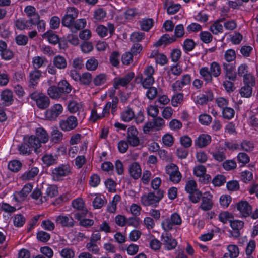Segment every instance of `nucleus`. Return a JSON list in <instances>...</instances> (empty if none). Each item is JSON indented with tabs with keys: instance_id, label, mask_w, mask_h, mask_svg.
Returning <instances> with one entry per match:
<instances>
[{
	"instance_id": "f257e3e1",
	"label": "nucleus",
	"mask_w": 258,
	"mask_h": 258,
	"mask_svg": "<svg viewBox=\"0 0 258 258\" xmlns=\"http://www.w3.org/2000/svg\"><path fill=\"white\" fill-rule=\"evenodd\" d=\"M164 191L162 190H157L150 192L148 194H144L141 197V202L144 206H152L156 207L159 202L163 198Z\"/></svg>"
},
{
	"instance_id": "f03ea898",
	"label": "nucleus",
	"mask_w": 258,
	"mask_h": 258,
	"mask_svg": "<svg viewBox=\"0 0 258 258\" xmlns=\"http://www.w3.org/2000/svg\"><path fill=\"white\" fill-rule=\"evenodd\" d=\"M71 169L68 164H61L51 171L52 179L55 181L62 180L63 178L70 174Z\"/></svg>"
},
{
	"instance_id": "7ed1b4c3",
	"label": "nucleus",
	"mask_w": 258,
	"mask_h": 258,
	"mask_svg": "<svg viewBox=\"0 0 258 258\" xmlns=\"http://www.w3.org/2000/svg\"><path fill=\"white\" fill-rule=\"evenodd\" d=\"M181 223L182 220L180 215L177 213H174L171 215L170 218L163 220L161 225L165 231H169L172 229L173 225H179Z\"/></svg>"
},
{
	"instance_id": "20e7f679",
	"label": "nucleus",
	"mask_w": 258,
	"mask_h": 258,
	"mask_svg": "<svg viewBox=\"0 0 258 258\" xmlns=\"http://www.w3.org/2000/svg\"><path fill=\"white\" fill-rule=\"evenodd\" d=\"M30 97L36 102L37 107L40 109H46L50 105L49 98L43 93L34 92L30 95Z\"/></svg>"
},
{
	"instance_id": "39448f33",
	"label": "nucleus",
	"mask_w": 258,
	"mask_h": 258,
	"mask_svg": "<svg viewBox=\"0 0 258 258\" xmlns=\"http://www.w3.org/2000/svg\"><path fill=\"white\" fill-rule=\"evenodd\" d=\"M166 173L169 175V179L174 183H178L181 178V174L178 170V167L172 164L166 167Z\"/></svg>"
},
{
	"instance_id": "423d86ee",
	"label": "nucleus",
	"mask_w": 258,
	"mask_h": 258,
	"mask_svg": "<svg viewBox=\"0 0 258 258\" xmlns=\"http://www.w3.org/2000/svg\"><path fill=\"white\" fill-rule=\"evenodd\" d=\"M222 66L226 80L235 81L237 79V75L235 67L231 64L226 62H223Z\"/></svg>"
},
{
	"instance_id": "0eeeda50",
	"label": "nucleus",
	"mask_w": 258,
	"mask_h": 258,
	"mask_svg": "<svg viewBox=\"0 0 258 258\" xmlns=\"http://www.w3.org/2000/svg\"><path fill=\"white\" fill-rule=\"evenodd\" d=\"M138 135V132L135 126H131L128 128L127 141L131 146L136 147L140 144Z\"/></svg>"
},
{
	"instance_id": "6e6552de",
	"label": "nucleus",
	"mask_w": 258,
	"mask_h": 258,
	"mask_svg": "<svg viewBox=\"0 0 258 258\" xmlns=\"http://www.w3.org/2000/svg\"><path fill=\"white\" fill-rule=\"evenodd\" d=\"M78 124L77 118L74 116L68 117L66 120H61L59 125L64 131H69L75 128Z\"/></svg>"
},
{
	"instance_id": "1a4fd4ad",
	"label": "nucleus",
	"mask_w": 258,
	"mask_h": 258,
	"mask_svg": "<svg viewBox=\"0 0 258 258\" xmlns=\"http://www.w3.org/2000/svg\"><path fill=\"white\" fill-rule=\"evenodd\" d=\"M134 77V73L132 72L128 73L121 78H115L114 79L113 87L115 89L119 88V86H126Z\"/></svg>"
},
{
	"instance_id": "9d476101",
	"label": "nucleus",
	"mask_w": 258,
	"mask_h": 258,
	"mask_svg": "<svg viewBox=\"0 0 258 258\" xmlns=\"http://www.w3.org/2000/svg\"><path fill=\"white\" fill-rule=\"evenodd\" d=\"M213 196L209 192H205L201 198L200 208L204 211L211 210L213 207Z\"/></svg>"
},
{
	"instance_id": "9b49d317",
	"label": "nucleus",
	"mask_w": 258,
	"mask_h": 258,
	"mask_svg": "<svg viewBox=\"0 0 258 258\" xmlns=\"http://www.w3.org/2000/svg\"><path fill=\"white\" fill-rule=\"evenodd\" d=\"M55 223L63 227H73L75 221L70 215H61L56 217Z\"/></svg>"
},
{
	"instance_id": "f8f14e48",
	"label": "nucleus",
	"mask_w": 258,
	"mask_h": 258,
	"mask_svg": "<svg viewBox=\"0 0 258 258\" xmlns=\"http://www.w3.org/2000/svg\"><path fill=\"white\" fill-rule=\"evenodd\" d=\"M87 212V209H83L81 212H77L74 214V217L80 221V225L84 227H90L94 224V221L93 220L82 219L86 216Z\"/></svg>"
},
{
	"instance_id": "ddd939ff",
	"label": "nucleus",
	"mask_w": 258,
	"mask_h": 258,
	"mask_svg": "<svg viewBox=\"0 0 258 258\" xmlns=\"http://www.w3.org/2000/svg\"><path fill=\"white\" fill-rule=\"evenodd\" d=\"M161 238L163 244L168 250L174 249L177 244L176 240L173 238L171 234L167 232L165 234H163Z\"/></svg>"
},
{
	"instance_id": "4468645a",
	"label": "nucleus",
	"mask_w": 258,
	"mask_h": 258,
	"mask_svg": "<svg viewBox=\"0 0 258 258\" xmlns=\"http://www.w3.org/2000/svg\"><path fill=\"white\" fill-rule=\"evenodd\" d=\"M63 108L60 104H55L46 111V116L50 120H55L62 113Z\"/></svg>"
},
{
	"instance_id": "2eb2a0df",
	"label": "nucleus",
	"mask_w": 258,
	"mask_h": 258,
	"mask_svg": "<svg viewBox=\"0 0 258 258\" xmlns=\"http://www.w3.org/2000/svg\"><path fill=\"white\" fill-rule=\"evenodd\" d=\"M237 209L240 212L242 216L246 217L251 214L252 207L248 202L242 201L237 204Z\"/></svg>"
},
{
	"instance_id": "dca6fc26",
	"label": "nucleus",
	"mask_w": 258,
	"mask_h": 258,
	"mask_svg": "<svg viewBox=\"0 0 258 258\" xmlns=\"http://www.w3.org/2000/svg\"><path fill=\"white\" fill-rule=\"evenodd\" d=\"M211 142V137L208 134H201L195 141V145L199 148H204Z\"/></svg>"
},
{
	"instance_id": "f3484780",
	"label": "nucleus",
	"mask_w": 258,
	"mask_h": 258,
	"mask_svg": "<svg viewBox=\"0 0 258 258\" xmlns=\"http://www.w3.org/2000/svg\"><path fill=\"white\" fill-rule=\"evenodd\" d=\"M129 173L134 179H138L141 177L142 170L140 165L137 162H134L129 166Z\"/></svg>"
},
{
	"instance_id": "a211bd4d",
	"label": "nucleus",
	"mask_w": 258,
	"mask_h": 258,
	"mask_svg": "<svg viewBox=\"0 0 258 258\" xmlns=\"http://www.w3.org/2000/svg\"><path fill=\"white\" fill-rule=\"evenodd\" d=\"M213 99V94L212 91L208 90L205 94L197 96V103L203 105L206 104L208 102L211 101Z\"/></svg>"
},
{
	"instance_id": "6ab92c4d",
	"label": "nucleus",
	"mask_w": 258,
	"mask_h": 258,
	"mask_svg": "<svg viewBox=\"0 0 258 258\" xmlns=\"http://www.w3.org/2000/svg\"><path fill=\"white\" fill-rule=\"evenodd\" d=\"M24 141H25L32 149L34 150L35 152H37L38 149L41 146L39 140H37L34 135H31L28 138H24Z\"/></svg>"
},
{
	"instance_id": "aec40b11",
	"label": "nucleus",
	"mask_w": 258,
	"mask_h": 258,
	"mask_svg": "<svg viewBox=\"0 0 258 258\" xmlns=\"http://www.w3.org/2000/svg\"><path fill=\"white\" fill-rule=\"evenodd\" d=\"M35 138L39 140V143H45L49 140V135L46 131L42 127L38 128L36 130Z\"/></svg>"
},
{
	"instance_id": "412c9836",
	"label": "nucleus",
	"mask_w": 258,
	"mask_h": 258,
	"mask_svg": "<svg viewBox=\"0 0 258 258\" xmlns=\"http://www.w3.org/2000/svg\"><path fill=\"white\" fill-rule=\"evenodd\" d=\"M41 76V72L38 70L34 69L29 73V87L34 88L36 86L38 81Z\"/></svg>"
},
{
	"instance_id": "4be33fe9",
	"label": "nucleus",
	"mask_w": 258,
	"mask_h": 258,
	"mask_svg": "<svg viewBox=\"0 0 258 258\" xmlns=\"http://www.w3.org/2000/svg\"><path fill=\"white\" fill-rule=\"evenodd\" d=\"M58 157L51 154H46L42 157V161L46 166H50L56 164Z\"/></svg>"
},
{
	"instance_id": "5701e85b",
	"label": "nucleus",
	"mask_w": 258,
	"mask_h": 258,
	"mask_svg": "<svg viewBox=\"0 0 258 258\" xmlns=\"http://www.w3.org/2000/svg\"><path fill=\"white\" fill-rule=\"evenodd\" d=\"M53 63L55 67L59 69H64L67 66L66 59L59 55L55 56L54 57Z\"/></svg>"
},
{
	"instance_id": "b1692460",
	"label": "nucleus",
	"mask_w": 258,
	"mask_h": 258,
	"mask_svg": "<svg viewBox=\"0 0 258 258\" xmlns=\"http://www.w3.org/2000/svg\"><path fill=\"white\" fill-rule=\"evenodd\" d=\"M228 253H225L224 257H227L229 256L230 258H236L239 254V249L238 247L236 245L231 244L227 246Z\"/></svg>"
},
{
	"instance_id": "393cba45",
	"label": "nucleus",
	"mask_w": 258,
	"mask_h": 258,
	"mask_svg": "<svg viewBox=\"0 0 258 258\" xmlns=\"http://www.w3.org/2000/svg\"><path fill=\"white\" fill-rule=\"evenodd\" d=\"M176 41V38L174 37H170L168 34L163 35L160 39L154 44L156 47H159L163 44H170Z\"/></svg>"
},
{
	"instance_id": "a878e982",
	"label": "nucleus",
	"mask_w": 258,
	"mask_h": 258,
	"mask_svg": "<svg viewBox=\"0 0 258 258\" xmlns=\"http://www.w3.org/2000/svg\"><path fill=\"white\" fill-rule=\"evenodd\" d=\"M1 99L5 102L6 105H10L12 104L13 93L9 90H5L1 93Z\"/></svg>"
},
{
	"instance_id": "bb28decb",
	"label": "nucleus",
	"mask_w": 258,
	"mask_h": 258,
	"mask_svg": "<svg viewBox=\"0 0 258 258\" xmlns=\"http://www.w3.org/2000/svg\"><path fill=\"white\" fill-rule=\"evenodd\" d=\"M59 91L61 94H68L70 93L72 90L71 85L66 81L62 80L58 84Z\"/></svg>"
},
{
	"instance_id": "cd10ccee",
	"label": "nucleus",
	"mask_w": 258,
	"mask_h": 258,
	"mask_svg": "<svg viewBox=\"0 0 258 258\" xmlns=\"http://www.w3.org/2000/svg\"><path fill=\"white\" fill-rule=\"evenodd\" d=\"M43 38H47L49 43L55 44L57 43L59 40L58 36L55 34L53 31L48 30L42 35Z\"/></svg>"
},
{
	"instance_id": "c85d7f7f",
	"label": "nucleus",
	"mask_w": 258,
	"mask_h": 258,
	"mask_svg": "<svg viewBox=\"0 0 258 258\" xmlns=\"http://www.w3.org/2000/svg\"><path fill=\"white\" fill-rule=\"evenodd\" d=\"M59 90L58 86H51L47 90V94L49 97L52 99H58L61 96V94Z\"/></svg>"
},
{
	"instance_id": "c756f323",
	"label": "nucleus",
	"mask_w": 258,
	"mask_h": 258,
	"mask_svg": "<svg viewBox=\"0 0 258 258\" xmlns=\"http://www.w3.org/2000/svg\"><path fill=\"white\" fill-rule=\"evenodd\" d=\"M224 18L217 20L211 26L210 31L214 34H218L219 33L223 32V25L220 23L224 22Z\"/></svg>"
},
{
	"instance_id": "7c9ffc66",
	"label": "nucleus",
	"mask_w": 258,
	"mask_h": 258,
	"mask_svg": "<svg viewBox=\"0 0 258 258\" xmlns=\"http://www.w3.org/2000/svg\"><path fill=\"white\" fill-rule=\"evenodd\" d=\"M199 73L202 78L207 83L212 81V75L208 68L203 67L201 68Z\"/></svg>"
},
{
	"instance_id": "2f4dec72",
	"label": "nucleus",
	"mask_w": 258,
	"mask_h": 258,
	"mask_svg": "<svg viewBox=\"0 0 258 258\" xmlns=\"http://www.w3.org/2000/svg\"><path fill=\"white\" fill-rule=\"evenodd\" d=\"M48 62L47 59L44 57L35 56L33 58L32 64L34 69L38 70V69L42 67L43 64H46Z\"/></svg>"
},
{
	"instance_id": "473e14b6",
	"label": "nucleus",
	"mask_w": 258,
	"mask_h": 258,
	"mask_svg": "<svg viewBox=\"0 0 258 258\" xmlns=\"http://www.w3.org/2000/svg\"><path fill=\"white\" fill-rule=\"evenodd\" d=\"M63 139V134L57 128H54L51 133V140L54 143L60 142Z\"/></svg>"
},
{
	"instance_id": "72a5a7b5",
	"label": "nucleus",
	"mask_w": 258,
	"mask_h": 258,
	"mask_svg": "<svg viewBox=\"0 0 258 258\" xmlns=\"http://www.w3.org/2000/svg\"><path fill=\"white\" fill-rule=\"evenodd\" d=\"M140 25L142 30L148 31L152 27L153 20L152 19H143L140 21Z\"/></svg>"
},
{
	"instance_id": "f704fd0d",
	"label": "nucleus",
	"mask_w": 258,
	"mask_h": 258,
	"mask_svg": "<svg viewBox=\"0 0 258 258\" xmlns=\"http://www.w3.org/2000/svg\"><path fill=\"white\" fill-rule=\"evenodd\" d=\"M134 112L132 109L130 108L126 109L121 114V119L125 122L130 121L134 117Z\"/></svg>"
},
{
	"instance_id": "c9c22d12",
	"label": "nucleus",
	"mask_w": 258,
	"mask_h": 258,
	"mask_svg": "<svg viewBox=\"0 0 258 258\" xmlns=\"http://www.w3.org/2000/svg\"><path fill=\"white\" fill-rule=\"evenodd\" d=\"M15 26L19 30L32 29L31 25H29L28 21L22 18L19 19L15 21Z\"/></svg>"
},
{
	"instance_id": "e433bc0d",
	"label": "nucleus",
	"mask_w": 258,
	"mask_h": 258,
	"mask_svg": "<svg viewBox=\"0 0 258 258\" xmlns=\"http://www.w3.org/2000/svg\"><path fill=\"white\" fill-rule=\"evenodd\" d=\"M22 167V163L18 160H14L10 161L8 165V169L14 172H18Z\"/></svg>"
},
{
	"instance_id": "4c0bfd02",
	"label": "nucleus",
	"mask_w": 258,
	"mask_h": 258,
	"mask_svg": "<svg viewBox=\"0 0 258 258\" xmlns=\"http://www.w3.org/2000/svg\"><path fill=\"white\" fill-rule=\"evenodd\" d=\"M38 168L35 167H32L29 171L25 172L22 175V178L25 180H31L38 174Z\"/></svg>"
},
{
	"instance_id": "58836bf2",
	"label": "nucleus",
	"mask_w": 258,
	"mask_h": 258,
	"mask_svg": "<svg viewBox=\"0 0 258 258\" xmlns=\"http://www.w3.org/2000/svg\"><path fill=\"white\" fill-rule=\"evenodd\" d=\"M188 198L193 203H198L201 199L203 194L199 189L196 190L192 193L189 194Z\"/></svg>"
},
{
	"instance_id": "ea45409f",
	"label": "nucleus",
	"mask_w": 258,
	"mask_h": 258,
	"mask_svg": "<svg viewBox=\"0 0 258 258\" xmlns=\"http://www.w3.org/2000/svg\"><path fill=\"white\" fill-rule=\"evenodd\" d=\"M136 79L140 80V82L142 83L143 87L145 88H149L152 87L154 82V78H144L143 79L142 75H139Z\"/></svg>"
},
{
	"instance_id": "a19ab883",
	"label": "nucleus",
	"mask_w": 258,
	"mask_h": 258,
	"mask_svg": "<svg viewBox=\"0 0 258 258\" xmlns=\"http://www.w3.org/2000/svg\"><path fill=\"white\" fill-rule=\"evenodd\" d=\"M222 114L224 119L230 120L234 117L235 110L232 108L226 107L222 110Z\"/></svg>"
},
{
	"instance_id": "79ce46f5",
	"label": "nucleus",
	"mask_w": 258,
	"mask_h": 258,
	"mask_svg": "<svg viewBox=\"0 0 258 258\" xmlns=\"http://www.w3.org/2000/svg\"><path fill=\"white\" fill-rule=\"evenodd\" d=\"M74 20V18L65 15L62 18L61 23L63 26L70 28L72 32H74V30H73Z\"/></svg>"
},
{
	"instance_id": "37998d69",
	"label": "nucleus",
	"mask_w": 258,
	"mask_h": 258,
	"mask_svg": "<svg viewBox=\"0 0 258 258\" xmlns=\"http://www.w3.org/2000/svg\"><path fill=\"white\" fill-rule=\"evenodd\" d=\"M210 71L212 75L217 77L221 74V68L217 62H213L210 65Z\"/></svg>"
},
{
	"instance_id": "c03bdc74",
	"label": "nucleus",
	"mask_w": 258,
	"mask_h": 258,
	"mask_svg": "<svg viewBox=\"0 0 258 258\" xmlns=\"http://www.w3.org/2000/svg\"><path fill=\"white\" fill-rule=\"evenodd\" d=\"M86 25V21L85 19H80L74 21L73 24V30L74 32H77L78 30H80L85 27Z\"/></svg>"
},
{
	"instance_id": "a18cd8bd",
	"label": "nucleus",
	"mask_w": 258,
	"mask_h": 258,
	"mask_svg": "<svg viewBox=\"0 0 258 258\" xmlns=\"http://www.w3.org/2000/svg\"><path fill=\"white\" fill-rule=\"evenodd\" d=\"M196 46V43L192 39H186L184 40L183 47L185 52L192 51Z\"/></svg>"
},
{
	"instance_id": "49530a36",
	"label": "nucleus",
	"mask_w": 258,
	"mask_h": 258,
	"mask_svg": "<svg viewBox=\"0 0 258 258\" xmlns=\"http://www.w3.org/2000/svg\"><path fill=\"white\" fill-rule=\"evenodd\" d=\"M98 66V62L94 57H91L86 63V67L88 70H95Z\"/></svg>"
},
{
	"instance_id": "de8ad7c7",
	"label": "nucleus",
	"mask_w": 258,
	"mask_h": 258,
	"mask_svg": "<svg viewBox=\"0 0 258 258\" xmlns=\"http://www.w3.org/2000/svg\"><path fill=\"white\" fill-rule=\"evenodd\" d=\"M226 181V178L224 175L218 174L213 179L212 183L215 186H220Z\"/></svg>"
},
{
	"instance_id": "09e8293b",
	"label": "nucleus",
	"mask_w": 258,
	"mask_h": 258,
	"mask_svg": "<svg viewBox=\"0 0 258 258\" xmlns=\"http://www.w3.org/2000/svg\"><path fill=\"white\" fill-rule=\"evenodd\" d=\"M252 86L250 85H245L240 89V94L242 97H249L252 94Z\"/></svg>"
},
{
	"instance_id": "8fccbe9b",
	"label": "nucleus",
	"mask_w": 258,
	"mask_h": 258,
	"mask_svg": "<svg viewBox=\"0 0 258 258\" xmlns=\"http://www.w3.org/2000/svg\"><path fill=\"white\" fill-rule=\"evenodd\" d=\"M200 39L205 43H209L212 41L213 36L207 31H202L200 34Z\"/></svg>"
},
{
	"instance_id": "3c124183",
	"label": "nucleus",
	"mask_w": 258,
	"mask_h": 258,
	"mask_svg": "<svg viewBox=\"0 0 258 258\" xmlns=\"http://www.w3.org/2000/svg\"><path fill=\"white\" fill-rule=\"evenodd\" d=\"M241 149L246 152H250L254 149V144L252 142L244 140L241 143Z\"/></svg>"
},
{
	"instance_id": "603ef678",
	"label": "nucleus",
	"mask_w": 258,
	"mask_h": 258,
	"mask_svg": "<svg viewBox=\"0 0 258 258\" xmlns=\"http://www.w3.org/2000/svg\"><path fill=\"white\" fill-rule=\"evenodd\" d=\"M82 84L89 85L92 81V75L90 73L86 72L83 73L80 76V79L79 80Z\"/></svg>"
},
{
	"instance_id": "864d4df0",
	"label": "nucleus",
	"mask_w": 258,
	"mask_h": 258,
	"mask_svg": "<svg viewBox=\"0 0 258 258\" xmlns=\"http://www.w3.org/2000/svg\"><path fill=\"white\" fill-rule=\"evenodd\" d=\"M37 239L42 242H47L50 238V235L46 232L40 231L37 233Z\"/></svg>"
},
{
	"instance_id": "5fc2aeb1",
	"label": "nucleus",
	"mask_w": 258,
	"mask_h": 258,
	"mask_svg": "<svg viewBox=\"0 0 258 258\" xmlns=\"http://www.w3.org/2000/svg\"><path fill=\"white\" fill-rule=\"evenodd\" d=\"M60 255L63 258H74L75 252L70 248H65L60 251Z\"/></svg>"
},
{
	"instance_id": "6e6d98bb",
	"label": "nucleus",
	"mask_w": 258,
	"mask_h": 258,
	"mask_svg": "<svg viewBox=\"0 0 258 258\" xmlns=\"http://www.w3.org/2000/svg\"><path fill=\"white\" fill-rule=\"evenodd\" d=\"M212 117L207 114H201L199 116V122L203 125H208L212 122Z\"/></svg>"
},
{
	"instance_id": "4d7b16f0",
	"label": "nucleus",
	"mask_w": 258,
	"mask_h": 258,
	"mask_svg": "<svg viewBox=\"0 0 258 258\" xmlns=\"http://www.w3.org/2000/svg\"><path fill=\"white\" fill-rule=\"evenodd\" d=\"M13 222L15 226L21 227L25 222V218L22 214H17L14 217Z\"/></svg>"
},
{
	"instance_id": "13d9d810",
	"label": "nucleus",
	"mask_w": 258,
	"mask_h": 258,
	"mask_svg": "<svg viewBox=\"0 0 258 258\" xmlns=\"http://www.w3.org/2000/svg\"><path fill=\"white\" fill-rule=\"evenodd\" d=\"M185 190L188 193H192L197 190V183L194 180H189L187 182L185 185Z\"/></svg>"
},
{
	"instance_id": "bf43d9fd",
	"label": "nucleus",
	"mask_w": 258,
	"mask_h": 258,
	"mask_svg": "<svg viewBox=\"0 0 258 258\" xmlns=\"http://www.w3.org/2000/svg\"><path fill=\"white\" fill-rule=\"evenodd\" d=\"M106 80V75L105 74H100L94 78L93 79V82L95 86H100L104 84Z\"/></svg>"
},
{
	"instance_id": "052dcab7",
	"label": "nucleus",
	"mask_w": 258,
	"mask_h": 258,
	"mask_svg": "<svg viewBox=\"0 0 258 258\" xmlns=\"http://www.w3.org/2000/svg\"><path fill=\"white\" fill-rule=\"evenodd\" d=\"M219 218L220 221L223 223H226L228 221L230 222V220H232L233 216L228 212H224L219 214Z\"/></svg>"
},
{
	"instance_id": "680f3d73",
	"label": "nucleus",
	"mask_w": 258,
	"mask_h": 258,
	"mask_svg": "<svg viewBox=\"0 0 258 258\" xmlns=\"http://www.w3.org/2000/svg\"><path fill=\"white\" fill-rule=\"evenodd\" d=\"M72 206L74 208L78 210V212H81L84 208V203L81 199H77L74 200L72 203Z\"/></svg>"
},
{
	"instance_id": "e2e57ef3",
	"label": "nucleus",
	"mask_w": 258,
	"mask_h": 258,
	"mask_svg": "<svg viewBox=\"0 0 258 258\" xmlns=\"http://www.w3.org/2000/svg\"><path fill=\"white\" fill-rule=\"evenodd\" d=\"M184 29L182 24H179L176 26L174 30V35L176 39L177 38H181L184 35Z\"/></svg>"
},
{
	"instance_id": "0e129e2a",
	"label": "nucleus",
	"mask_w": 258,
	"mask_h": 258,
	"mask_svg": "<svg viewBox=\"0 0 258 258\" xmlns=\"http://www.w3.org/2000/svg\"><path fill=\"white\" fill-rule=\"evenodd\" d=\"M18 149L20 153L22 154H29L33 150L25 141L19 147Z\"/></svg>"
},
{
	"instance_id": "69168bd1",
	"label": "nucleus",
	"mask_w": 258,
	"mask_h": 258,
	"mask_svg": "<svg viewBox=\"0 0 258 258\" xmlns=\"http://www.w3.org/2000/svg\"><path fill=\"white\" fill-rule=\"evenodd\" d=\"M145 34L143 32H135L131 36V40L134 42H139L142 40Z\"/></svg>"
},
{
	"instance_id": "338daca9",
	"label": "nucleus",
	"mask_w": 258,
	"mask_h": 258,
	"mask_svg": "<svg viewBox=\"0 0 258 258\" xmlns=\"http://www.w3.org/2000/svg\"><path fill=\"white\" fill-rule=\"evenodd\" d=\"M225 60L229 62L234 60L236 58V53L234 50L229 49L227 50L224 55Z\"/></svg>"
},
{
	"instance_id": "774afa93",
	"label": "nucleus",
	"mask_w": 258,
	"mask_h": 258,
	"mask_svg": "<svg viewBox=\"0 0 258 258\" xmlns=\"http://www.w3.org/2000/svg\"><path fill=\"white\" fill-rule=\"evenodd\" d=\"M41 226L48 231H52L55 228V225L53 222L50 220H45L42 222Z\"/></svg>"
}]
</instances>
